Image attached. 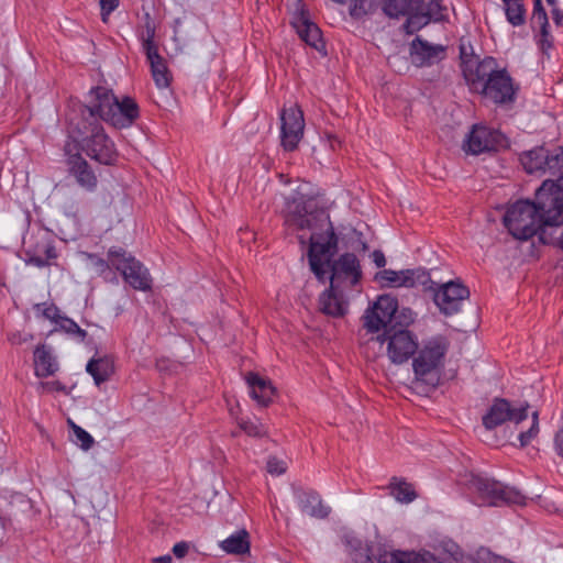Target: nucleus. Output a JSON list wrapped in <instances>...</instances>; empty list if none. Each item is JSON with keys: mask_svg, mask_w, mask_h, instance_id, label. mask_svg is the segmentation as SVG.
Wrapping results in <instances>:
<instances>
[{"mask_svg": "<svg viewBox=\"0 0 563 563\" xmlns=\"http://www.w3.org/2000/svg\"><path fill=\"white\" fill-rule=\"evenodd\" d=\"M282 214L288 229L311 232L308 261L319 282L330 280V284L338 286L343 282H350L351 286L361 282L363 274L355 254L344 253L332 261L338 249V238L329 213L318 206L316 199L296 191L285 197Z\"/></svg>", "mask_w": 563, "mask_h": 563, "instance_id": "f257e3e1", "label": "nucleus"}, {"mask_svg": "<svg viewBox=\"0 0 563 563\" xmlns=\"http://www.w3.org/2000/svg\"><path fill=\"white\" fill-rule=\"evenodd\" d=\"M563 210V188L547 179L536 191L534 200H518L510 205L503 218L504 225L517 240L527 241L534 235L542 242Z\"/></svg>", "mask_w": 563, "mask_h": 563, "instance_id": "f03ea898", "label": "nucleus"}, {"mask_svg": "<svg viewBox=\"0 0 563 563\" xmlns=\"http://www.w3.org/2000/svg\"><path fill=\"white\" fill-rule=\"evenodd\" d=\"M466 82L473 92L496 104L515 101L516 88L506 69L494 57H485L474 69L466 68Z\"/></svg>", "mask_w": 563, "mask_h": 563, "instance_id": "7ed1b4c3", "label": "nucleus"}, {"mask_svg": "<svg viewBox=\"0 0 563 563\" xmlns=\"http://www.w3.org/2000/svg\"><path fill=\"white\" fill-rule=\"evenodd\" d=\"M448 349L446 338L437 335L423 341L420 350H417L418 354L412 362L415 378L411 383L417 393L427 395L438 387Z\"/></svg>", "mask_w": 563, "mask_h": 563, "instance_id": "20e7f679", "label": "nucleus"}, {"mask_svg": "<svg viewBox=\"0 0 563 563\" xmlns=\"http://www.w3.org/2000/svg\"><path fill=\"white\" fill-rule=\"evenodd\" d=\"M69 134L92 159L104 165L115 162L118 153L114 143L104 133L100 122H70Z\"/></svg>", "mask_w": 563, "mask_h": 563, "instance_id": "39448f33", "label": "nucleus"}, {"mask_svg": "<svg viewBox=\"0 0 563 563\" xmlns=\"http://www.w3.org/2000/svg\"><path fill=\"white\" fill-rule=\"evenodd\" d=\"M109 261L123 279L134 289L146 291L152 287V278L148 271L141 262L128 254L121 247H111L109 250Z\"/></svg>", "mask_w": 563, "mask_h": 563, "instance_id": "423d86ee", "label": "nucleus"}, {"mask_svg": "<svg viewBox=\"0 0 563 563\" xmlns=\"http://www.w3.org/2000/svg\"><path fill=\"white\" fill-rule=\"evenodd\" d=\"M376 340L387 343V355L394 364L407 362L418 350L417 339L408 329L389 327Z\"/></svg>", "mask_w": 563, "mask_h": 563, "instance_id": "0eeeda50", "label": "nucleus"}, {"mask_svg": "<svg viewBox=\"0 0 563 563\" xmlns=\"http://www.w3.org/2000/svg\"><path fill=\"white\" fill-rule=\"evenodd\" d=\"M473 488L479 494V496L487 500L492 506L500 505H518L523 506L526 504V496L519 490L503 485L499 482L475 476L472 479Z\"/></svg>", "mask_w": 563, "mask_h": 563, "instance_id": "6e6552de", "label": "nucleus"}, {"mask_svg": "<svg viewBox=\"0 0 563 563\" xmlns=\"http://www.w3.org/2000/svg\"><path fill=\"white\" fill-rule=\"evenodd\" d=\"M528 405L514 406L505 398H495L483 416V426L487 430H493L506 422H512L517 427L528 418Z\"/></svg>", "mask_w": 563, "mask_h": 563, "instance_id": "1a4fd4ad", "label": "nucleus"}, {"mask_svg": "<svg viewBox=\"0 0 563 563\" xmlns=\"http://www.w3.org/2000/svg\"><path fill=\"white\" fill-rule=\"evenodd\" d=\"M89 103L81 111L79 122H99L102 120L110 123V115L113 113L117 97L106 87L92 88L89 92Z\"/></svg>", "mask_w": 563, "mask_h": 563, "instance_id": "9d476101", "label": "nucleus"}, {"mask_svg": "<svg viewBox=\"0 0 563 563\" xmlns=\"http://www.w3.org/2000/svg\"><path fill=\"white\" fill-rule=\"evenodd\" d=\"M470 290L461 282H448L434 290V302L445 316L457 313L463 302L468 299Z\"/></svg>", "mask_w": 563, "mask_h": 563, "instance_id": "9b49d317", "label": "nucleus"}, {"mask_svg": "<svg viewBox=\"0 0 563 563\" xmlns=\"http://www.w3.org/2000/svg\"><path fill=\"white\" fill-rule=\"evenodd\" d=\"M280 139L285 151L292 152L297 148L303 136L305 120L300 108L285 109L280 117Z\"/></svg>", "mask_w": 563, "mask_h": 563, "instance_id": "f8f14e48", "label": "nucleus"}, {"mask_svg": "<svg viewBox=\"0 0 563 563\" xmlns=\"http://www.w3.org/2000/svg\"><path fill=\"white\" fill-rule=\"evenodd\" d=\"M27 263L36 267L51 265V261L57 257L53 240L45 232H37L24 239Z\"/></svg>", "mask_w": 563, "mask_h": 563, "instance_id": "ddd939ff", "label": "nucleus"}, {"mask_svg": "<svg viewBox=\"0 0 563 563\" xmlns=\"http://www.w3.org/2000/svg\"><path fill=\"white\" fill-rule=\"evenodd\" d=\"M503 134L496 130L474 125L464 141L463 148L473 155L497 151L503 143Z\"/></svg>", "mask_w": 563, "mask_h": 563, "instance_id": "4468645a", "label": "nucleus"}, {"mask_svg": "<svg viewBox=\"0 0 563 563\" xmlns=\"http://www.w3.org/2000/svg\"><path fill=\"white\" fill-rule=\"evenodd\" d=\"M410 57L412 64L418 67L430 66L445 57V46L430 44L417 36L410 44Z\"/></svg>", "mask_w": 563, "mask_h": 563, "instance_id": "2eb2a0df", "label": "nucleus"}, {"mask_svg": "<svg viewBox=\"0 0 563 563\" xmlns=\"http://www.w3.org/2000/svg\"><path fill=\"white\" fill-rule=\"evenodd\" d=\"M68 173L76 183L87 191H93L98 185V178L89 163L79 154L71 155L67 159Z\"/></svg>", "mask_w": 563, "mask_h": 563, "instance_id": "dca6fc26", "label": "nucleus"}, {"mask_svg": "<svg viewBox=\"0 0 563 563\" xmlns=\"http://www.w3.org/2000/svg\"><path fill=\"white\" fill-rule=\"evenodd\" d=\"M319 310L332 318H342L349 310V302L343 298L338 285L330 287L319 296Z\"/></svg>", "mask_w": 563, "mask_h": 563, "instance_id": "f3484780", "label": "nucleus"}, {"mask_svg": "<svg viewBox=\"0 0 563 563\" xmlns=\"http://www.w3.org/2000/svg\"><path fill=\"white\" fill-rule=\"evenodd\" d=\"M294 493L303 514L317 519H325L329 516L331 508L323 504L317 492L294 488Z\"/></svg>", "mask_w": 563, "mask_h": 563, "instance_id": "a211bd4d", "label": "nucleus"}, {"mask_svg": "<svg viewBox=\"0 0 563 563\" xmlns=\"http://www.w3.org/2000/svg\"><path fill=\"white\" fill-rule=\"evenodd\" d=\"M140 117V108L134 99L124 97L117 98L113 113L110 115V123L117 129L130 128Z\"/></svg>", "mask_w": 563, "mask_h": 563, "instance_id": "6ab92c4d", "label": "nucleus"}, {"mask_svg": "<svg viewBox=\"0 0 563 563\" xmlns=\"http://www.w3.org/2000/svg\"><path fill=\"white\" fill-rule=\"evenodd\" d=\"M246 383L251 389L252 398L263 407H267L276 394V388L267 378L260 376L256 373L249 372L245 375Z\"/></svg>", "mask_w": 563, "mask_h": 563, "instance_id": "aec40b11", "label": "nucleus"}, {"mask_svg": "<svg viewBox=\"0 0 563 563\" xmlns=\"http://www.w3.org/2000/svg\"><path fill=\"white\" fill-rule=\"evenodd\" d=\"M294 26L299 35V37L309 46L313 47L318 52L324 51V42L322 40L321 30L318 25L309 20V18L301 13L296 21L294 22Z\"/></svg>", "mask_w": 563, "mask_h": 563, "instance_id": "412c9836", "label": "nucleus"}, {"mask_svg": "<svg viewBox=\"0 0 563 563\" xmlns=\"http://www.w3.org/2000/svg\"><path fill=\"white\" fill-rule=\"evenodd\" d=\"M86 371L90 374L97 386L108 382L114 374V361L109 355L93 356L86 365Z\"/></svg>", "mask_w": 563, "mask_h": 563, "instance_id": "4be33fe9", "label": "nucleus"}, {"mask_svg": "<svg viewBox=\"0 0 563 563\" xmlns=\"http://www.w3.org/2000/svg\"><path fill=\"white\" fill-rule=\"evenodd\" d=\"M151 66V71L156 86L159 89L167 88L170 84V73L166 60L159 55L158 48L144 52Z\"/></svg>", "mask_w": 563, "mask_h": 563, "instance_id": "5701e85b", "label": "nucleus"}, {"mask_svg": "<svg viewBox=\"0 0 563 563\" xmlns=\"http://www.w3.org/2000/svg\"><path fill=\"white\" fill-rule=\"evenodd\" d=\"M532 29H540V44L543 51L552 47V37L549 33V19L541 0H533V11L531 15Z\"/></svg>", "mask_w": 563, "mask_h": 563, "instance_id": "b1692460", "label": "nucleus"}, {"mask_svg": "<svg viewBox=\"0 0 563 563\" xmlns=\"http://www.w3.org/2000/svg\"><path fill=\"white\" fill-rule=\"evenodd\" d=\"M378 563H440L437 558L424 551L418 552H404L397 551L393 553H384L379 555Z\"/></svg>", "mask_w": 563, "mask_h": 563, "instance_id": "393cba45", "label": "nucleus"}, {"mask_svg": "<svg viewBox=\"0 0 563 563\" xmlns=\"http://www.w3.org/2000/svg\"><path fill=\"white\" fill-rule=\"evenodd\" d=\"M547 148L543 146L526 151L520 155V163L528 174L544 175Z\"/></svg>", "mask_w": 563, "mask_h": 563, "instance_id": "a878e982", "label": "nucleus"}, {"mask_svg": "<svg viewBox=\"0 0 563 563\" xmlns=\"http://www.w3.org/2000/svg\"><path fill=\"white\" fill-rule=\"evenodd\" d=\"M35 375L47 377L53 375L58 366L49 350L45 345L37 346L34 351Z\"/></svg>", "mask_w": 563, "mask_h": 563, "instance_id": "bb28decb", "label": "nucleus"}, {"mask_svg": "<svg viewBox=\"0 0 563 563\" xmlns=\"http://www.w3.org/2000/svg\"><path fill=\"white\" fill-rule=\"evenodd\" d=\"M221 549L229 554H245L250 552V536L242 529L228 537L220 543Z\"/></svg>", "mask_w": 563, "mask_h": 563, "instance_id": "cd10ccee", "label": "nucleus"}, {"mask_svg": "<svg viewBox=\"0 0 563 563\" xmlns=\"http://www.w3.org/2000/svg\"><path fill=\"white\" fill-rule=\"evenodd\" d=\"M423 0H386L383 10L389 18L407 15L422 7Z\"/></svg>", "mask_w": 563, "mask_h": 563, "instance_id": "c85d7f7f", "label": "nucleus"}, {"mask_svg": "<svg viewBox=\"0 0 563 563\" xmlns=\"http://www.w3.org/2000/svg\"><path fill=\"white\" fill-rule=\"evenodd\" d=\"M375 310L378 311V317L386 323V329H389V327H396L393 324L395 321V312H397V299L388 296L383 295L379 296L376 302L373 305Z\"/></svg>", "mask_w": 563, "mask_h": 563, "instance_id": "c756f323", "label": "nucleus"}, {"mask_svg": "<svg viewBox=\"0 0 563 563\" xmlns=\"http://www.w3.org/2000/svg\"><path fill=\"white\" fill-rule=\"evenodd\" d=\"M390 495L399 503H411L417 498V494L411 484L402 478L393 477L388 485Z\"/></svg>", "mask_w": 563, "mask_h": 563, "instance_id": "7c9ffc66", "label": "nucleus"}, {"mask_svg": "<svg viewBox=\"0 0 563 563\" xmlns=\"http://www.w3.org/2000/svg\"><path fill=\"white\" fill-rule=\"evenodd\" d=\"M549 174L559 181H563V147L547 150L544 175Z\"/></svg>", "mask_w": 563, "mask_h": 563, "instance_id": "2f4dec72", "label": "nucleus"}, {"mask_svg": "<svg viewBox=\"0 0 563 563\" xmlns=\"http://www.w3.org/2000/svg\"><path fill=\"white\" fill-rule=\"evenodd\" d=\"M507 21L514 25L519 26L526 22V8L523 0H510L504 3Z\"/></svg>", "mask_w": 563, "mask_h": 563, "instance_id": "473e14b6", "label": "nucleus"}, {"mask_svg": "<svg viewBox=\"0 0 563 563\" xmlns=\"http://www.w3.org/2000/svg\"><path fill=\"white\" fill-rule=\"evenodd\" d=\"M375 279L378 282H385L387 285L395 287H408L410 279L406 274V271L395 272L393 269H383L375 275Z\"/></svg>", "mask_w": 563, "mask_h": 563, "instance_id": "72a5a7b5", "label": "nucleus"}, {"mask_svg": "<svg viewBox=\"0 0 563 563\" xmlns=\"http://www.w3.org/2000/svg\"><path fill=\"white\" fill-rule=\"evenodd\" d=\"M143 19H144V26H143L144 30L142 33L143 49H144V52L150 51V47H151V51L156 49L158 47H157L156 43L154 42L155 31H156L155 22L148 12H146L144 14Z\"/></svg>", "mask_w": 563, "mask_h": 563, "instance_id": "f704fd0d", "label": "nucleus"}, {"mask_svg": "<svg viewBox=\"0 0 563 563\" xmlns=\"http://www.w3.org/2000/svg\"><path fill=\"white\" fill-rule=\"evenodd\" d=\"M407 20L404 24V30L407 34H413L426 26L430 20L428 14L418 10L411 11L407 14Z\"/></svg>", "mask_w": 563, "mask_h": 563, "instance_id": "c9c22d12", "label": "nucleus"}, {"mask_svg": "<svg viewBox=\"0 0 563 563\" xmlns=\"http://www.w3.org/2000/svg\"><path fill=\"white\" fill-rule=\"evenodd\" d=\"M377 312L374 306H372L363 316V325L369 333H377L380 329H386V323L378 317Z\"/></svg>", "mask_w": 563, "mask_h": 563, "instance_id": "e433bc0d", "label": "nucleus"}, {"mask_svg": "<svg viewBox=\"0 0 563 563\" xmlns=\"http://www.w3.org/2000/svg\"><path fill=\"white\" fill-rule=\"evenodd\" d=\"M57 325L59 327V330L66 332L67 334L73 335L79 342H84L87 336V332L84 329H81L70 318H67V317L59 318Z\"/></svg>", "mask_w": 563, "mask_h": 563, "instance_id": "4c0bfd02", "label": "nucleus"}, {"mask_svg": "<svg viewBox=\"0 0 563 563\" xmlns=\"http://www.w3.org/2000/svg\"><path fill=\"white\" fill-rule=\"evenodd\" d=\"M460 57L462 63V69L464 78L466 79V68H475L482 60H478L473 54V47L471 44L461 43L460 45Z\"/></svg>", "mask_w": 563, "mask_h": 563, "instance_id": "58836bf2", "label": "nucleus"}, {"mask_svg": "<svg viewBox=\"0 0 563 563\" xmlns=\"http://www.w3.org/2000/svg\"><path fill=\"white\" fill-rule=\"evenodd\" d=\"M539 433V413L538 411L532 412V422L527 431L520 430L518 433V440L520 446H527Z\"/></svg>", "mask_w": 563, "mask_h": 563, "instance_id": "ea45409f", "label": "nucleus"}, {"mask_svg": "<svg viewBox=\"0 0 563 563\" xmlns=\"http://www.w3.org/2000/svg\"><path fill=\"white\" fill-rule=\"evenodd\" d=\"M376 8L375 0H354L350 7V14L354 19H361L373 12Z\"/></svg>", "mask_w": 563, "mask_h": 563, "instance_id": "a19ab883", "label": "nucleus"}, {"mask_svg": "<svg viewBox=\"0 0 563 563\" xmlns=\"http://www.w3.org/2000/svg\"><path fill=\"white\" fill-rule=\"evenodd\" d=\"M238 424L240 429L250 437L263 438L267 434L264 426L258 421H253L250 419H240L238 421Z\"/></svg>", "mask_w": 563, "mask_h": 563, "instance_id": "79ce46f5", "label": "nucleus"}, {"mask_svg": "<svg viewBox=\"0 0 563 563\" xmlns=\"http://www.w3.org/2000/svg\"><path fill=\"white\" fill-rule=\"evenodd\" d=\"M426 14H428L429 20L440 22L446 19V7H444L441 0H431L426 7Z\"/></svg>", "mask_w": 563, "mask_h": 563, "instance_id": "37998d69", "label": "nucleus"}, {"mask_svg": "<svg viewBox=\"0 0 563 563\" xmlns=\"http://www.w3.org/2000/svg\"><path fill=\"white\" fill-rule=\"evenodd\" d=\"M406 274L410 279V284H408V287H415L417 285L426 286L428 284H431L429 288L433 289L432 286L434 285V283L431 280L428 272L423 269H406Z\"/></svg>", "mask_w": 563, "mask_h": 563, "instance_id": "c03bdc74", "label": "nucleus"}, {"mask_svg": "<svg viewBox=\"0 0 563 563\" xmlns=\"http://www.w3.org/2000/svg\"><path fill=\"white\" fill-rule=\"evenodd\" d=\"M69 426L76 437V442L79 444V446L85 451L89 450L93 445V438L71 420H69Z\"/></svg>", "mask_w": 563, "mask_h": 563, "instance_id": "a18cd8bd", "label": "nucleus"}, {"mask_svg": "<svg viewBox=\"0 0 563 563\" xmlns=\"http://www.w3.org/2000/svg\"><path fill=\"white\" fill-rule=\"evenodd\" d=\"M395 321L393 324L397 325V328L407 329L413 322V312L411 309L406 308L402 310H398L395 312Z\"/></svg>", "mask_w": 563, "mask_h": 563, "instance_id": "49530a36", "label": "nucleus"}, {"mask_svg": "<svg viewBox=\"0 0 563 563\" xmlns=\"http://www.w3.org/2000/svg\"><path fill=\"white\" fill-rule=\"evenodd\" d=\"M475 563H512V562H510L509 560H507L505 558H501L498 555H493L488 550H481L477 553V559H476Z\"/></svg>", "mask_w": 563, "mask_h": 563, "instance_id": "de8ad7c7", "label": "nucleus"}, {"mask_svg": "<svg viewBox=\"0 0 563 563\" xmlns=\"http://www.w3.org/2000/svg\"><path fill=\"white\" fill-rule=\"evenodd\" d=\"M267 472L272 475H282L286 472L287 466L285 462L278 460L275 456H272L267 461L266 465Z\"/></svg>", "mask_w": 563, "mask_h": 563, "instance_id": "09e8293b", "label": "nucleus"}, {"mask_svg": "<svg viewBox=\"0 0 563 563\" xmlns=\"http://www.w3.org/2000/svg\"><path fill=\"white\" fill-rule=\"evenodd\" d=\"M120 0H100L101 18L103 22L108 21V16L119 5Z\"/></svg>", "mask_w": 563, "mask_h": 563, "instance_id": "8fccbe9b", "label": "nucleus"}, {"mask_svg": "<svg viewBox=\"0 0 563 563\" xmlns=\"http://www.w3.org/2000/svg\"><path fill=\"white\" fill-rule=\"evenodd\" d=\"M38 388L43 393L65 391V386L59 380L41 382Z\"/></svg>", "mask_w": 563, "mask_h": 563, "instance_id": "3c124183", "label": "nucleus"}, {"mask_svg": "<svg viewBox=\"0 0 563 563\" xmlns=\"http://www.w3.org/2000/svg\"><path fill=\"white\" fill-rule=\"evenodd\" d=\"M554 450L559 456L563 457V421L560 420L554 434Z\"/></svg>", "mask_w": 563, "mask_h": 563, "instance_id": "603ef678", "label": "nucleus"}, {"mask_svg": "<svg viewBox=\"0 0 563 563\" xmlns=\"http://www.w3.org/2000/svg\"><path fill=\"white\" fill-rule=\"evenodd\" d=\"M88 257L99 273H104L106 271H108L110 268L111 263L109 260L106 261L101 257H98L95 254H88Z\"/></svg>", "mask_w": 563, "mask_h": 563, "instance_id": "864d4df0", "label": "nucleus"}, {"mask_svg": "<svg viewBox=\"0 0 563 563\" xmlns=\"http://www.w3.org/2000/svg\"><path fill=\"white\" fill-rule=\"evenodd\" d=\"M43 316L51 320V321H54L56 324L58 323L59 321V318H62L59 314H58V308L55 306V305H49L47 307H45L43 309Z\"/></svg>", "mask_w": 563, "mask_h": 563, "instance_id": "5fc2aeb1", "label": "nucleus"}, {"mask_svg": "<svg viewBox=\"0 0 563 563\" xmlns=\"http://www.w3.org/2000/svg\"><path fill=\"white\" fill-rule=\"evenodd\" d=\"M189 551V543L185 542V541H181V542H178L176 543L174 547H173V554L177 558V559H183L184 556H186V554L188 553Z\"/></svg>", "mask_w": 563, "mask_h": 563, "instance_id": "6e6d98bb", "label": "nucleus"}, {"mask_svg": "<svg viewBox=\"0 0 563 563\" xmlns=\"http://www.w3.org/2000/svg\"><path fill=\"white\" fill-rule=\"evenodd\" d=\"M372 260H373L374 264L379 268H382L386 265V257L380 250H375L372 253Z\"/></svg>", "mask_w": 563, "mask_h": 563, "instance_id": "4d7b16f0", "label": "nucleus"}, {"mask_svg": "<svg viewBox=\"0 0 563 563\" xmlns=\"http://www.w3.org/2000/svg\"><path fill=\"white\" fill-rule=\"evenodd\" d=\"M551 14H552V19H553V22L555 23V25L561 26L562 22H563V11H561L559 7L553 8V9H551Z\"/></svg>", "mask_w": 563, "mask_h": 563, "instance_id": "13d9d810", "label": "nucleus"}, {"mask_svg": "<svg viewBox=\"0 0 563 563\" xmlns=\"http://www.w3.org/2000/svg\"><path fill=\"white\" fill-rule=\"evenodd\" d=\"M172 561H173V559H172V555H169V554L156 556V558L152 559L153 563H172Z\"/></svg>", "mask_w": 563, "mask_h": 563, "instance_id": "bf43d9fd", "label": "nucleus"}, {"mask_svg": "<svg viewBox=\"0 0 563 563\" xmlns=\"http://www.w3.org/2000/svg\"><path fill=\"white\" fill-rule=\"evenodd\" d=\"M3 534H4V522L0 518V540L2 539Z\"/></svg>", "mask_w": 563, "mask_h": 563, "instance_id": "052dcab7", "label": "nucleus"}, {"mask_svg": "<svg viewBox=\"0 0 563 563\" xmlns=\"http://www.w3.org/2000/svg\"><path fill=\"white\" fill-rule=\"evenodd\" d=\"M545 1L551 7V9L558 8V0H545Z\"/></svg>", "mask_w": 563, "mask_h": 563, "instance_id": "680f3d73", "label": "nucleus"}, {"mask_svg": "<svg viewBox=\"0 0 563 563\" xmlns=\"http://www.w3.org/2000/svg\"><path fill=\"white\" fill-rule=\"evenodd\" d=\"M10 340H11L12 343H20L21 342L20 340H16L15 335H12L10 338Z\"/></svg>", "mask_w": 563, "mask_h": 563, "instance_id": "e2e57ef3", "label": "nucleus"}, {"mask_svg": "<svg viewBox=\"0 0 563 563\" xmlns=\"http://www.w3.org/2000/svg\"><path fill=\"white\" fill-rule=\"evenodd\" d=\"M364 563H374V562H373V560L369 556H367L366 561Z\"/></svg>", "mask_w": 563, "mask_h": 563, "instance_id": "0e129e2a", "label": "nucleus"}, {"mask_svg": "<svg viewBox=\"0 0 563 563\" xmlns=\"http://www.w3.org/2000/svg\"><path fill=\"white\" fill-rule=\"evenodd\" d=\"M509 1H510V0H508V2H509ZM503 2L505 3V2H507V0H503Z\"/></svg>", "mask_w": 563, "mask_h": 563, "instance_id": "69168bd1", "label": "nucleus"}]
</instances>
